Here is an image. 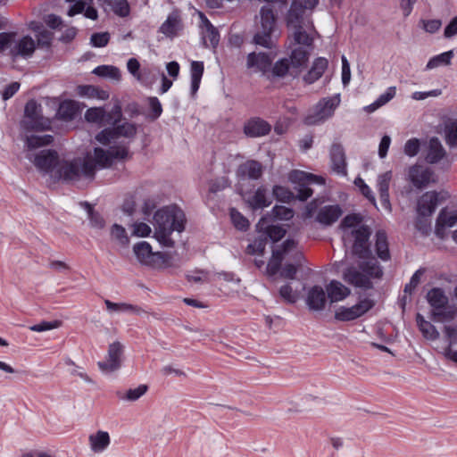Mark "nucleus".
Segmentation results:
<instances>
[{"mask_svg":"<svg viewBox=\"0 0 457 457\" xmlns=\"http://www.w3.org/2000/svg\"><path fill=\"white\" fill-rule=\"evenodd\" d=\"M445 140L448 145H457V120L451 121L445 126Z\"/></svg>","mask_w":457,"mask_h":457,"instance_id":"nucleus-59","label":"nucleus"},{"mask_svg":"<svg viewBox=\"0 0 457 457\" xmlns=\"http://www.w3.org/2000/svg\"><path fill=\"white\" fill-rule=\"evenodd\" d=\"M113 127L112 131L115 135V138L119 137H124L127 138H133L137 134V126L134 123L124 122L122 124H112Z\"/></svg>","mask_w":457,"mask_h":457,"instance_id":"nucleus-46","label":"nucleus"},{"mask_svg":"<svg viewBox=\"0 0 457 457\" xmlns=\"http://www.w3.org/2000/svg\"><path fill=\"white\" fill-rule=\"evenodd\" d=\"M328 62L324 57H318L314 60L310 71L303 76V80L307 84H312L317 81L325 71L328 69Z\"/></svg>","mask_w":457,"mask_h":457,"instance_id":"nucleus-32","label":"nucleus"},{"mask_svg":"<svg viewBox=\"0 0 457 457\" xmlns=\"http://www.w3.org/2000/svg\"><path fill=\"white\" fill-rule=\"evenodd\" d=\"M35 49V40L29 36H24L18 41H13V45L10 49V55L13 59L18 57L27 59L32 56Z\"/></svg>","mask_w":457,"mask_h":457,"instance_id":"nucleus-20","label":"nucleus"},{"mask_svg":"<svg viewBox=\"0 0 457 457\" xmlns=\"http://www.w3.org/2000/svg\"><path fill=\"white\" fill-rule=\"evenodd\" d=\"M204 65L201 61H192L190 63V91L192 96L197 93L204 75Z\"/></svg>","mask_w":457,"mask_h":457,"instance_id":"nucleus-37","label":"nucleus"},{"mask_svg":"<svg viewBox=\"0 0 457 457\" xmlns=\"http://www.w3.org/2000/svg\"><path fill=\"white\" fill-rule=\"evenodd\" d=\"M230 218L233 225L239 230L245 231L249 228L248 220L243 216L237 209H230Z\"/></svg>","mask_w":457,"mask_h":457,"instance_id":"nucleus-57","label":"nucleus"},{"mask_svg":"<svg viewBox=\"0 0 457 457\" xmlns=\"http://www.w3.org/2000/svg\"><path fill=\"white\" fill-rule=\"evenodd\" d=\"M297 243L294 239H287L279 249L272 251V255L267 264V274L276 275L281 268V262L285 256L291 253L296 247Z\"/></svg>","mask_w":457,"mask_h":457,"instance_id":"nucleus-14","label":"nucleus"},{"mask_svg":"<svg viewBox=\"0 0 457 457\" xmlns=\"http://www.w3.org/2000/svg\"><path fill=\"white\" fill-rule=\"evenodd\" d=\"M309 58V53L303 46L295 47L292 50L289 57L291 66V77L297 78L303 70L306 67Z\"/></svg>","mask_w":457,"mask_h":457,"instance_id":"nucleus-21","label":"nucleus"},{"mask_svg":"<svg viewBox=\"0 0 457 457\" xmlns=\"http://www.w3.org/2000/svg\"><path fill=\"white\" fill-rule=\"evenodd\" d=\"M340 101L339 94L331 97L323 98L317 104L314 114H310L305 117L304 123L309 126L322 123L334 114Z\"/></svg>","mask_w":457,"mask_h":457,"instance_id":"nucleus-8","label":"nucleus"},{"mask_svg":"<svg viewBox=\"0 0 457 457\" xmlns=\"http://www.w3.org/2000/svg\"><path fill=\"white\" fill-rule=\"evenodd\" d=\"M96 174V165L91 160L74 158L71 161L60 160L55 170H54L53 179L54 181L75 182L84 177L93 180Z\"/></svg>","mask_w":457,"mask_h":457,"instance_id":"nucleus-2","label":"nucleus"},{"mask_svg":"<svg viewBox=\"0 0 457 457\" xmlns=\"http://www.w3.org/2000/svg\"><path fill=\"white\" fill-rule=\"evenodd\" d=\"M456 223L457 211L447 212L445 209H443L436 220V232L438 233L440 227H453Z\"/></svg>","mask_w":457,"mask_h":457,"instance_id":"nucleus-49","label":"nucleus"},{"mask_svg":"<svg viewBox=\"0 0 457 457\" xmlns=\"http://www.w3.org/2000/svg\"><path fill=\"white\" fill-rule=\"evenodd\" d=\"M279 295L289 303H295L297 300V294L289 284H286L279 288Z\"/></svg>","mask_w":457,"mask_h":457,"instance_id":"nucleus-64","label":"nucleus"},{"mask_svg":"<svg viewBox=\"0 0 457 457\" xmlns=\"http://www.w3.org/2000/svg\"><path fill=\"white\" fill-rule=\"evenodd\" d=\"M263 173V168L261 162L255 160H248L240 164L237 170V176L241 179H259Z\"/></svg>","mask_w":457,"mask_h":457,"instance_id":"nucleus-22","label":"nucleus"},{"mask_svg":"<svg viewBox=\"0 0 457 457\" xmlns=\"http://www.w3.org/2000/svg\"><path fill=\"white\" fill-rule=\"evenodd\" d=\"M111 236L121 246H128L129 244V238L126 229L121 225L113 224L111 228Z\"/></svg>","mask_w":457,"mask_h":457,"instance_id":"nucleus-54","label":"nucleus"},{"mask_svg":"<svg viewBox=\"0 0 457 457\" xmlns=\"http://www.w3.org/2000/svg\"><path fill=\"white\" fill-rule=\"evenodd\" d=\"M104 304L106 306L107 311L110 313L112 312H127V313H133L136 315H142L145 314L146 312L137 305H133L127 303H113L108 299L104 300Z\"/></svg>","mask_w":457,"mask_h":457,"instance_id":"nucleus-34","label":"nucleus"},{"mask_svg":"<svg viewBox=\"0 0 457 457\" xmlns=\"http://www.w3.org/2000/svg\"><path fill=\"white\" fill-rule=\"evenodd\" d=\"M392 179V172L386 171L378 176L377 187L379 192L380 202L385 209L390 210L389 185Z\"/></svg>","mask_w":457,"mask_h":457,"instance_id":"nucleus-29","label":"nucleus"},{"mask_svg":"<svg viewBox=\"0 0 457 457\" xmlns=\"http://www.w3.org/2000/svg\"><path fill=\"white\" fill-rule=\"evenodd\" d=\"M181 29V21L178 12H171L166 21L161 25L160 32L167 37H173Z\"/></svg>","mask_w":457,"mask_h":457,"instance_id":"nucleus-38","label":"nucleus"},{"mask_svg":"<svg viewBox=\"0 0 457 457\" xmlns=\"http://www.w3.org/2000/svg\"><path fill=\"white\" fill-rule=\"evenodd\" d=\"M272 194L274 197L283 203H289L294 199V194L286 187L276 185L273 187Z\"/></svg>","mask_w":457,"mask_h":457,"instance_id":"nucleus-58","label":"nucleus"},{"mask_svg":"<svg viewBox=\"0 0 457 457\" xmlns=\"http://www.w3.org/2000/svg\"><path fill=\"white\" fill-rule=\"evenodd\" d=\"M79 112L78 104L73 100H64L59 104L55 118L62 121L73 120Z\"/></svg>","mask_w":457,"mask_h":457,"instance_id":"nucleus-30","label":"nucleus"},{"mask_svg":"<svg viewBox=\"0 0 457 457\" xmlns=\"http://www.w3.org/2000/svg\"><path fill=\"white\" fill-rule=\"evenodd\" d=\"M110 40L108 32L94 33L91 35L90 43L94 47H104Z\"/></svg>","mask_w":457,"mask_h":457,"instance_id":"nucleus-63","label":"nucleus"},{"mask_svg":"<svg viewBox=\"0 0 457 457\" xmlns=\"http://www.w3.org/2000/svg\"><path fill=\"white\" fill-rule=\"evenodd\" d=\"M153 219L155 239L164 247H173L175 242L170 236L173 232L180 234L185 230V212L175 204L167 205L157 210Z\"/></svg>","mask_w":457,"mask_h":457,"instance_id":"nucleus-1","label":"nucleus"},{"mask_svg":"<svg viewBox=\"0 0 457 457\" xmlns=\"http://www.w3.org/2000/svg\"><path fill=\"white\" fill-rule=\"evenodd\" d=\"M268 217H262L256 228L258 232H263L268 240L275 243L279 241L286 234V230L278 225H269Z\"/></svg>","mask_w":457,"mask_h":457,"instance_id":"nucleus-26","label":"nucleus"},{"mask_svg":"<svg viewBox=\"0 0 457 457\" xmlns=\"http://www.w3.org/2000/svg\"><path fill=\"white\" fill-rule=\"evenodd\" d=\"M415 228L423 235H428L431 229L430 215H421L417 213Z\"/></svg>","mask_w":457,"mask_h":457,"instance_id":"nucleus-60","label":"nucleus"},{"mask_svg":"<svg viewBox=\"0 0 457 457\" xmlns=\"http://www.w3.org/2000/svg\"><path fill=\"white\" fill-rule=\"evenodd\" d=\"M329 158L332 170L340 176L347 175L346 156L343 145L334 142L329 149Z\"/></svg>","mask_w":457,"mask_h":457,"instance_id":"nucleus-18","label":"nucleus"},{"mask_svg":"<svg viewBox=\"0 0 457 457\" xmlns=\"http://www.w3.org/2000/svg\"><path fill=\"white\" fill-rule=\"evenodd\" d=\"M247 204L252 210L255 211L270 206L271 200L268 196L267 189L262 186L248 197Z\"/></svg>","mask_w":457,"mask_h":457,"instance_id":"nucleus-31","label":"nucleus"},{"mask_svg":"<svg viewBox=\"0 0 457 457\" xmlns=\"http://www.w3.org/2000/svg\"><path fill=\"white\" fill-rule=\"evenodd\" d=\"M456 310L447 305L442 309L431 312V318L436 322H445L453 320L456 316Z\"/></svg>","mask_w":457,"mask_h":457,"instance_id":"nucleus-50","label":"nucleus"},{"mask_svg":"<svg viewBox=\"0 0 457 457\" xmlns=\"http://www.w3.org/2000/svg\"><path fill=\"white\" fill-rule=\"evenodd\" d=\"M79 96L89 99L107 100L109 92L93 85H79L76 88Z\"/></svg>","mask_w":457,"mask_h":457,"instance_id":"nucleus-35","label":"nucleus"},{"mask_svg":"<svg viewBox=\"0 0 457 457\" xmlns=\"http://www.w3.org/2000/svg\"><path fill=\"white\" fill-rule=\"evenodd\" d=\"M416 321L419 329L426 339L434 341L439 337V332L436 327L429 321H427L420 313L417 314Z\"/></svg>","mask_w":457,"mask_h":457,"instance_id":"nucleus-42","label":"nucleus"},{"mask_svg":"<svg viewBox=\"0 0 457 457\" xmlns=\"http://www.w3.org/2000/svg\"><path fill=\"white\" fill-rule=\"evenodd\" d=\"M201 20V25L204 29L202 37L205 47L209 46L212 48H216L220 42V33L218 29L212 24L208 18L203 13H199Z\"/></svg>","mask_w":457,"mask_h":457,"instance_id":"nucleus-23","label":"nucleus"},{"mask_svg":"<svg viewBox=\"0 0 457 457\" xmlns=\"http://www.w3.org/2000/svg\"><path fill=\"white\" fill-rule=\"evenodd\" d=\"M453 57V51L449 50L440 54L435 55L429 59L426 65L427 70H432L440 66H447L451 64Z\"/></svg>","mask_w":457,"mask_h":457,"instance_id":"nucleus-45","label":"nucleus"},{"mask_svg":"<svg viewBox=\"0 0 457 457\" xmlns=\"http://www.w3.org/2000/svg\"><path fill=\"white\" fill-rule=\"evenodd\" d=\"M445 154V151L440 140L434 137L429 139L426 161L428 163L438 162Z\"/></svg>","mask_w":457,"mask_h":457,"instance_id":"nucleus-40","label":"nucleus"},{"mask_svg":"<svg viewBox=\"0 0 457 457\" xmlns=\"http://www.w3.org/2000/svg\"><path fill=\"white\" fill-rule=\"evenodd\" d=\"M92 73L101 78H110L114 80H120L121 76L120 69L112 65H99L93 70Z\"/></svg>","mask_w":457,"mask_h":457,"instance_id":"nucleus-47","label":"nucleus"},{"mask_svg":"<svg viewBox=\"0 0 457 457\" xmlns=\"http://www.w3.org/2000/svg\"><path fill=\"white\" fill-rule=\"evenodd\" d=\"M427 301L432 308V311L442 309L448 304V297L445 291L440 287H433L428 290L426 295Z\"/></svg>","mask_w":457,"mask_h":457,"instance_id":"nucleus-39","label":"nucleus"},{"mask_svg":"<svg viewBox=\"0 0 457 457\" xmlns=\"http://www.w3.org/2000/svg\"><path fill=\"white\" fill-rule=\"evenodd\" d=\"M289 179L293 183L297 184L295 189L297 192L296 198L300 201H306L312 195L313 191L309 187V185H322L325 183V180L322 177L301 170H293L289 175Z\"/></svg>","mask_w":457,"mask_h":457,"instance_id":"nucleus-6","label":"nucleus"},{"mask_svg":"<svg viewBox=\"0 0 457 457\" xmlns=\"http://www.w3.org/2000/svg\"><path fill=\"white\" fill-rule=\"evenodd\" d=\"M290 254L294 263H286L282 268L280 275L285 278L294 279L295 278L297 269L302 266V263L304 261V256L296 249V247Z\"/></svg>","mask_w":457,"mask_h":457,"instance_id":"nucleus-33","label":"nucleus"},{"mask_svg":"<svg viewBox=\"0 0 457 457\" xmlns=\"http://www.w3.org/2000/svg\"><path fill=\"white\" fill-rule=\"evenodd\" d=\"M433 171L423 165L415 164L409 168L408 179L417 189H422L433 181Z\"/></svg>","mask_w":457,"mask_h":457,"instance_id":"nucleus-16","label":"nucleus"},{"mask_svg":"<svg viewBox=\"0 0 457 457\" xmlns=\"http://www.w3.org/2000/svg\"><path fill=\"white\" fill-rule=\"evenodd\" d=\"M271 58L266 53H250L247 55L246 66L248 69H255L256 71H261L263 74L269 71L271 68Z\"/></svg>","mask_w":457,"mask_h":457,"instance_id":"nucleus-25","label":"nucleus"},{"mask_svg":"<svg viewBox=\"0 0 457 457\" xmlns=\"http://www.w3.org/2000/svg\"><path fill=\"white\" fill-rule=\"evenodd\" d=\"M148 105L151 109L150 119L154 120H157L162 113V106L161 102L156 96H150L147 98Z\"/></svg>","mask_w":457,"mask_h":457,"instance_id":"nucleus-62","label":"nucleus"},{"mask_svg":"<svg viewBox=\"0 0 457 457\" xmlns=\"http://www.w3.org/2000/svg\"><path fill=\"white\" fill-rule=\"evenodd\" d=\"M294 216V212L292 209L282 206V205H275L270 214H267L265 217H268L269 220L272 219L280 220H289Z\"/></svg>","mask_w":457,"mask_h":457,"instance_id":"nucleus-52","label":"nucleus"},{"mask_svg":"<svg viewBox=\"0 0 457 457\" xmlns=\"http://www.w3.org/2000/svg\"><path fill=\"white\" fill-rule=\"evenodd\" d=\"M21 126L27 131H43L50 129L51 120L43 116L41 105L31 99L25 105Z\"/></svg>","mask_w":457,"mask_h":457,"instance_id":"nucleus-5","label":"nucleus"},{"mask_svg":"<svg viewBox=\"0 0 457 457\" xmlns=\"http://www.w3.org/2000/svg\"><path fill=\"white\" fill-rule=\"evenodd\" d=\"M133 252L137 259L145 265L154 266L155 261L166 262L167 254L162 252L154 253L149 243L142 241L133 246Z\"/></svg>","mask_w":457,"mask_h":457,"instance_id":"nucleus-15","label":"nucleus"},{"mask_svg":"<svg viewBox=\"0 0 457 457\" xmlns=\"http://www.w3.org/2000/svg\"><path fill=\"white\" fill-rule=\"evenodd\" d=\"M352 236L354 239L353 245V253L358 258L368 261L371 256V251L369 245V239L370 237V230L367 226H361L352 231Z\"/></svg>","mask_w":457,"mask_h":457,"instance_id":"nucleus-13","label":"nucleus"},{"mask_svg":"<svg viewBox=\"0 0 457 457\" xmlns=\"http://www.w3.org/2000/svg\"><path fill=\"white\" fill-rule=\"evenodd\" d=\"M375 305V302L369 298L365 297L363 299H360L357 303L353 306H339L335 311V319L338 321L347 322L355 320L364 314H366L369 311H370Z\"/></svg>","mask_w":457,"mask_h":457,"instance_id":"nucleus-9","label":"nucleus"},{"mask_svg":"<svg viewBox=\"0 0 457 457\" xmlns=\"http://www.w3.org/2000/svg\"><path fill=\"white\" fill-rule=\"evenodd\" d=\"M123 345L115 341L109 345L105 361H98L97 366L104 373H111L119 370L122 362Z\"/></svg>","mask_w":457,"mask_h":457,"instance_id":"nucleus-12","label":"nucleus"},{"mask_svg":"<svg viewBox=\"0 0 457 457\" xmlns=\"http://www.w3.org/2000/svg\"><path fill=\"white\" fill-rule=\"evenodd\" d=\"M247 245V253L250 254H262L269 242L263 232Z\"/></svg>","mask_w":457,"mask_h":457,"instance_id":"nucleus-51","label":"nucleus"},{"mask_svg":"<svg viewBox=\"0 0 457 457\" xmlns=\"http://www.w3.org/2000/svg\"><path fill=\"white\" fill-rule=\"evenodd\" d=\"M121 116V108L118 104L114 105L109 112L104 107H91L85 112L87 121L99 125L115 124L120 120Z\"/></svg>","mask_w":457,"mask_h":457,"instance_id":"nucleus-10","label":"nucleus"},{"mask_svg":"<svg viewBox=\"0 0 457 457\" xmlns=\"http://www.w3.org/2000/svg\"><path fill=\"white\" fill-rule=\"evenodd\" d=\"M28 158L32 161L40 172L49 175L51 179H53L54 170L60 162L58 153L53 149L41 150L35 154L33 159L30 156Z\"/></svg>","mask_w":457,"mask_h":457,"instance_id":"nucleus-11","label":"nucleus"},{"mask_svg":"<svg viewBox=\"0 0 457 457\" xmlns=\"http://www.w3.org/2000/svg\"><path fill=\"white\" fill-rule=\"evenodd\" d=\"M327 301H328L327 292L322 287L315 285L308 290L305 303L311 311H323Z\"/></svg>","mask_w":457,"mask_h":457,"instance_id":"nucleus-19","label":"nucleus"},{"mask_svg":"<svg viewBox=\"0 0 457 457\" xmlns=\"http://www.w3.org/2000/svg\"><path fill=\"white\" fill-rule=\"evenodd\" d=\"M326 292L330 303L344 301L351 295L350 288L335 279L326 286Z\"/></svg>","mask_w":457,"mask_h":457,"instance_id":"nucleus-27","label":"nucleus"},{"mask_svg":"<svg viewBox=\"0 0 457 457\" xmlns=\"http://www.w3.org/2000/svg\"><path fill=\"white\" fill-rule=\"evenodd\" d=\"M439 204V194L435 191L424 193L418 200L417 213L432 215Z\"/></svg>","mask_w":457,"mask_h":457,"instance_id":"nucleus-24","label":"nucleus"},{"mask_svg":"<svg viewBox=\"0 0 457 457\" xmlns=\"http://www.w3.org/2000/svg\"><path fill=\"white\" fill-rule=\"evenodd\" d=\"M53 141L54 137L49 134L43 136L31 135L26 137V145L29 149H36L41 146L49 145Z\"/></svg>","mask_w":457,"mask_h":457,"instance_id":"nucleus-48","label":"nucleus"},{"mask_svg":"<svg viewBox=\"0 0 457 457\" xmlns=\"http://www.w3.org/2000/svg\"><path fill=\"white\" fill-rule=\"evenodd\" d=\"M148 386L146 385H139L136 388H130L126 392L118 391L116 393L117 397L120 400L135 402L138 400L147 392Z\"/></svg>","mask_w":457,"mask_h":457,"instance_id":"nucleus-44","label":"nucleus"},{"mask_svg":"<svg viewBox=\"0 0 457 457\" xmlns=\"http://www.w3.org/2000/svg\"><path fill=\"white\" fill-rule=\"evenodd\" d=\"M342 213L343 211L338 204L326 205L319 210L316 220L324 226H330L340 218Z\"/></svg>","mask_w":457,"mask_h":457,"instance_id":"nucleus-28","label":"nucleus"},{"mask_svg":"<svg viewBox=\"0 0 457 457\" xmlns=\"http://www.w3.org/2000/svg\"><path fill=\"white\" fill-rule=\"evenodd\" d=\"M259 16L260 27L253 41L255 45L270 49L273 46L272 36L277 29V17L268 5H263L260 9Z\"/></svg>","mask_w":457,"mask_h":457,"instance_id":"nucleus-4","label":"nucleus"},{"mask_svg":"<svg viewBox=\"0 0 457 457\" xmlns=\"http://www.w3.org/2000/svg\"><path fill=\"white\" fill-rule=\"evenodd\" d=\"M129 156V147L126 145L111 146L108 150L101 147L94 149L93 158H86L91 160L96 168H106L112 164L114 160H123Z\"/></svg>","mask_w":457,"mask_h":457,"instance_id":"nucleus-7","label":"nucleus"},{"mask_svg":"<svg viewBox=\"0 0 457 457\" xmlns=\"http://www.w3.org/2000/svg\"><path fill=\"white\" fill-rule=\"evenodd\" d=\"M90 448L94 453L104 452L110 445V436L107 432L99 430L88 437Z\"/></svg>","mask_w":457,"mask_h":457,"instance_id":"nucleus-41","label":"nucleus"},{"mask_svg":"<svg viewBox=\"0 0 457 457\" xmlns=\"http://www.w3.org/2000/svg\"><path fill=\"white\" fill-rule=\"evenodd\" d=\"M270 69L274 77L284 78L286 75L291 76V66L287 58L279 59Z\"/></svg>","mask_w":457,"mask_h":457,"instance_id":"nucleus-53","label":"nucleus"},{"mask_svg":"<svg viewBox=\"0 0 457 457\" xmlns=\"http://www.w3.org/2000/svg\"><path fill=\"white\" fill-rule=\"evenodd\" d=\"M271 125L260 117H251L243 127V132L247 137H262L270 134Z\"/></svg>","mask_w":457,"mask_h":457,"instance_id":"nucleus-17","label":"nucleus"},{"mask_svg":"<svg viewBox=\"0 0 457 457\" xmlns=\"http://www.w3.org/2000/svg\"><path fill=\"white\" fill-rule=\"evenodd\" d=\"M85 205L88 212L89 223L91 227L99 229L103 228L104 227V218L98 212H94L93 208L88 203H85Z\"/></svg>","mask_w":457,"mask_h":457,"instance_id":"nucleus-61","label":"nucleus"},{"mask_svg":"<svg viewBox=\"0 0 457 457\" xmlns=\"http://www.w3.org/2000/svg\"><path fill=\"white\" fill-rule=\"evenodd\" d=\"M375 250L378 258L382 261H388L390 259V252L388 248L386 233L383 230H378L376 233Z\"/></svg>","mask_w":457,"mask_h":457,"instance_id":"nucleus-43","label":"nucleus"},{"mask_svg":"<svg viewBox=\"0 0 457 457\" xmlns=\"http://www.w3.org/2000/svg\"><path fill=\"white\" fill-rule=\"evenodd\" d=\"M293 29V37L295 44L303 45L305 46H311L312 45L313 38L303 29V26Z\"/></svg>","mask_w":457,"mask_h":457,"instance_id":"nucleus-56","label":"nucleus"},{"mask_svg":"<svg viewBox=\"0 0 457 457\" xmlns=\"http://www.w3.org/2000/svg\"><path fill=\"white\" fill-rule=\"evenodd\" d=\"M383 272L378 264V262L371 258L367 262H363L359 268L351 266L343 272V279L354 287L362 288H370L372 283L370 277L380 278Z\"/></svg>","mask_w":457,"mask_h":457,"instance_id":"nucleus-3","label":"nucleus"},{"mask_svg":"<svg viewBox=\"0 0 457 457\" xmlns=\"http://www.w3.org/2000/svg\"><path fill=\"white\" fill-rule=\"evenodd\" d=\"M113 12L120 17H127L130 8L127 0H108Z\"/></svg>","mask_w":457,"mask_h":457,"instance_id":"nucleus-55","label":"nucleus"},{"mask_svg":"<svg viewBox=\"0 0 457 457\" xmlns=\"http://www.w3.org/2000/svg\"><path fill=\"white\" fill-rule=\"evenodd\" d=\"M304 10L297 2L292 1L290 8L286 15V23L287 28H299L303 25Z\"/></svg>","mask_w":457,"mask_h":457,"instance_id":"nucleus-36","label":"nucleus"}]
</instances>
